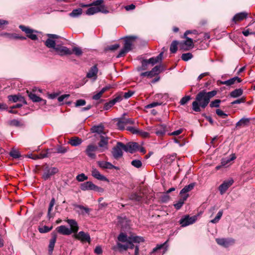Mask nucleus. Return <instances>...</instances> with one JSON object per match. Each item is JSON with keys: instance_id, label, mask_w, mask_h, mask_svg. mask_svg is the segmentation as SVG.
I'll list each match as a JSON object with an SVG mask.
<instances>
[{"instance_id": "nucleus-34", "label": "nucleus", "mask_w": 255, "mask_h": 255, "mask_svg": "<svg viewBox=\"0 0 255 255\" xmlns=\"http://www.w3.org/2000/svg\"><path fill=\"white\" fill-rule=\"evenodd\" d=\"M129 198L130 200L134 201L140 202L142 199V196L140 194L133 193L129 195Z\"/></svg>"}, {"instance_id": "nucleus-20", "label": "nucleus", "mask_w": 255, "mask_h": 255, "mask_svg": "<svg viewBox=\"0 0 255 255\" xmlns=\"http://www.w3.org/2000/svg\"><path fill=\"white\" fill-rule=\"evenodd\" d=\"M125 243V244H122L120 243H117V246L113 248L114 250L118 249L120 251H126L128 249H132L134 248V245L133 244V243Z\"/></svg>"}, {"instance_id": "nucleus-49", "label": "nucleus", "mask_w": 255, "mask_h": 255, "mask_svg": "<svg viewBox=\"0 0 255 255\" xmlns=\"http://www.w3.org/2000/svg\"><path fill=\"white\" fill-rule=\"evenodd\" d=\"M52 229V227H49L48 226H44L42 227L39 228V231L41 233H46L51 231Z\"/></svg>"}, {"instance_id": "nucleus-14", "label": "nucleus", "mask_w": 255, "mask_h": 255, "mask_svg": "<svg viewBox=\"0 0 255 255\" xmlns=\"http://www.w3.org/2000/svg\"><path fill=\"white\" fill-rule=\"evenodd\" d=\"M54 49L57 54L61 56L71 55L72 54V51H71L68 48L59 45H56Z\"/></svg>"}, {"instance_id": "nucleus-22", "label": "nucleus", "mask_w": 255, "mask_h": 255, "mask_svg": "<svg viewBox=\"0 0 255 255\" xmlns=\"http://www.w3.org/2000/svg\"><path fill=\"white\" fill-rule=\"evenodd\" d=\"M97 164L99 166L103 169H119L118 167H116L113 165L111 163L104 161H99L97 162Z\"/></svg>"}, {"instance_id": "nucleus-17", "label": "nucleus", "mask_w": 255, "mask_h": 255, "mask_svg": "<svg viewBox=\"0 0 255 255\" xmlns=\"http://www.w3.org/2000/svg\"><path fill=\"white\" fill-rule=\"evenodd\" d=\"M217 244L224 247H228L234 244L235 241L233 239L218 238L216 239Z\"/></svg>"}, {"instance_id": "nucleus-58", "label": "nucleus", "mask_w": 255, "mask_h": 255, "mask_svg": "<svg viewBox=\"0 0 255 255\" xmlns=\"http://www.w3.org/2000/svg\"><path fill=\"white\" fill-rule=\"evenodd\" d=\"M86 104V101L83 99L78 100L75 103V107L84 106Z\"/></svg>"}, {"instance_id": "nucleus-59", "label": "nucleus", "mask_w": 255, "mask_h": 255, "mask_svg": "<svg viewBox=\"0 0 255 255\" xmlns=\"http://www.w3.org/2000/svg\"><path fill=\"white\" fill-rule=\"evenodd\" d=\"M122 120L126 126L128 124L133 125L134 124V121L132 119H123Z\"/></svg>"}, {"instance_id": "nucleus-45", "label": "nucleus", "mask_w": 255, "mask_h": 255, "mask_svg": "<svg viewBox=\"0 0 255 255\" xmlns=\"http://www.w3.org/2000/svg\"><path fill=\"white\" fill-rule=\"evenodd\" d=\"M28 96L33 102H39V100H41V98L31 92L28 94Z\"/></svg>"}, {"instance_id": "nucleus-19", "label": "nucleus", "mask_w": 255, "mask_h": 255, "mask_svg": "<svg viewBox=\"0 0 255 255\" xmlns=\"http://www.w3.org/2000/svg\"><path fill=\"white\" fill-rule=\"evenodd\" d=\"M185 38L186 40L180 43V47L184 50H188L193 47L194 42L192 39L187 37Z\"/></svg>"}, {"instance_id": "nucleus-61", "label": "nucleus", "mask_w": 255, "mask_h": 255, "mask_svg": "<svg viewBox=\"0 0 255 255\" xmlns=\"http://www.w3.org/2000/svg\"><path fill=\"white\" fill-rule=\"evenodd\" d=\"M137 134H138L141 136L145 138L149 136V133L148 132L143 130H138Z\"/></svg>"}, {"instance_id": "nucleus-43", "label": "nucleus", "mask_w": 255, "mask_h": 255, "mask_svg": "<svg viewBox=\"0 0 255 255\" xmlns=\"http://www.w3.org/2000/svg\"><path fill=\"white\" fill-rule=\"evenodd\" d=\"M97 7L92 6L87 9L86 11V14L87 15H93L96 13H98Z\"/></svg>"}, {"instance_id": "nucleus-9", "label": "nucleus", "mask_w": 255, "mask_h": 255, "mask_svg": "<svg viewBox=\"0 0 255 255\" xmlns=\"http://www.w3.org/2000/svg\"><path fill=\"white\" fill-rule=\"evenodd\" d=\"M104 135L101 134L100 135V140L98 143V146L100 148V151L101 152H103L108 149L109 138Z\"/></svg>"}, {"instance_id": "nucleus-30", "label": "nucleus", "mask_w": 255, "mask_h": 255, "mask_svg": "<svg viewBox=\"0 0 255 255\" xmlns=\"http://www.w3.org/2000/svg\"><path fill=\"white\" fill-rule=\"evenodd\" d=\"M104 127L102 125H98L93 126L91 128V130L93 133H97L99 134H105V133L104 131Z\"/></svg>"}, {"instance_id": "nucleus-36", "label": "nucleus", "mask_w": 255, "mask_h": 255, "mask_svg": "<svg viewBox=\"0 0 255 255\" xmlns=\"http://www.w3.org/2000/svg\"><path fill=\"white\" fill-rule=\"evenodd\" d=\"M167 241H166L162 244L157 245L156 247L153 249L152 253H155L156 251L162 249L164 250V253H165V252L167 250Z\"/></svg>"}, {"instance_id": "nucleus-3", "label": "nucleus", "mask_w": 255, "mask_h": 255, "mask_svg": "<svg viewBox=\"0 0 255 255\" xmlns=\"http://www.w3.org/2000/svg\"><path fill=\"white\" fill-rule=\"evenodd\" d=\"M119 242L127 243H139L144 242V239L139 236H130L128 237L127 235L123 233L120 234L118 237Z\"/></svg>"}, {"instance_id": "nucleus-33", "label": "nucleus", "mask_w": 255, "mask_h": 255, "mask_svg": "<svg viewBox=\"0 0 255 255\" xmlns=\"http://www.w3.org/2000/svg\"><path fill=\"white\" fill-rule=\"evenodd\" d=\"M236 156L235 154L231 155V157H227L222 159V166H226L230 164V162L235 159Z\"/></svg>"}, {"instance_id": "nucleus-35", "label": "nucleus", "mask_w": 255, "mask_h": 255, "mask_svg": "<svg viewBox=\"0 0 255 255\" xmlns=\"http://www.w3.org/2000/svg\"><path fill=\"white\" fill-rule=\"evenodd\" d=\"M243 93L241 89H237L230 93V96L233 98H237L241 96Z\"/></svg>"}, {"instance_id": "nucleus-41", "label": "nucleus", "mask_w": 255, "mask_h": 255, "mask_svg": "<svg viewBox=\"0 0 255 255\" xmlns=\"http://www.w3.org/2000/svg\"><path fill=\"white\" fill-rule=\"evenodd\" d=\"M10 156L14 158H18L20 157V152L15 148H12L9 152Z\"/></svg>"}, {"instance_id": "nucleus-62", "label": "nucleus", "mask_w": 255, "mask_h": 255, "mask_svg": "<svg viewBox=\"0 0 255 255\" xmlns=\"http://www.w3.org/2000/svg\"><path fill=\"white\" fill-rule=\"evenodd\" d=\"M103 94L104 93L102 92V90H101L93 96V99L95 100H98L101 98Z\"/></svg>"}, {"instance_id": "nucleus-2", "label": "nucleus", "mask_w": 255, "mask_h": 255, "mask_svg": "<svg viewBox=\"0 0 255 255\" xmlns=\"http://www.w3.org/2000/svg\"><path fill=\"white\" fill-rule=\"evenodd\" d=\"M135 36H128L124 38V45L122 49H121L117 56V57H123L125 54L131 50L133 42L136 39Z\"/></svg>"}, {"instance_id": "nucleus-46", "label": "nucleus", "mask_w": 255, "mask_h": 255, "mask_svg": "<svg viewBox=\"0 0 255 255\" xmlns=\"http://www.w3.org/2000/svg\"><path fill=\"white\" fill-rule=\"evenodd\" d=\"M131 164L134 167L139 168L141 167L142 162L140 160L135 159L131 161Z\"/></svg>"}, {"instance_id": "nucleus-11", "label": "nucleus", "mask_w": 255, "mask_h": 255, "mask_svg": "<svg viewBox=\"0 0 255 255\" xmlns=\"http://www.w3.org/2000/svg\"><path fill=\"white\" fill-rule=\"evenodd\" d=\"M58 172V169L56 167H46L44 170L42 177L45 180H46Z\"/></svg>"}, {"instance_id": "nucleus-50", "label": "nucleus", "mask_w": 255, "mask_h": 255, "mask_svg": "<svg viewBox=\"0 0 255 255\" xmlns=\"http://www.w3.org/2000/svg\"><path fill=\"white\" fill-rule=\"evenodd\" d=\"M221 103V100L219 99H216L211 102L210 104V106L211 108H218L220 106V103Z\"/></svg>"}, {"instance_id": "nucleus-57", "label": "nucleus", "mask_w": 255, "mask_h": 255, "mask_svg": "<svg viewBox=\"0 0 255 255\" xmlns=\"http://www.w3.org/2000/svg\"><path fill=\"white\" fill-rule=\"evenodd\" d=\"M134 92L129 91L128 92H122L123 97L125 99H128L133 95Z\"/></svg>"}, {"instance_id": "nucleus-31", "label": "nucleus", "mask_w": 255, "mask_h": 255, "mask_svg": "<svg viewBox=\"0 0 255 255\" xmlns=\"http://www.w3.org/2000/svg\"><path fill=\"white\" fill-rule=\"evenodd\" d=\"M181 198L178 200L177 203H175L174 206L177 210H179L183 205L184 202L187 200L189 197L188 194H185L181 196Z\"/></svg>"}, {"instance_id": "nucleus-28", "label": "nucleus", "mask_w": 255, "mask_h": 255, "mask_svg": "<svg viewBox=\"0 0 255 255\" xmlns=\"http://www.w3.org/2000/svg\"><path fill=\"white\" fill-rule=\"evenodd\" d=\"M75 207L78 210L77 211V212L79 214L84 215L85 214H89V212L91 211V209L87 207H84L82 205H74Z\"/></svg>"}, {"instance_id": "nucleus-10", "label": "nucleus", "mask_w": 255, "mask_h": 255, "mask_svg": "<svg viewBox=\"0 0 255 255\" xmlns=\"http://www.w3.org/2000/svg\"><path fill=\"white\" fill-rule=\"evenodd\" d=\"M19 27L22 31H24L26 34L27 37L33 40H35L37 39V35L34 33V32H36V31H34L32 29L22 25H19Z\"/></svg>"}, {"instance_id": "nucleus-24", "label": "nucleus", "mask_w": 255, "mask_h": 255, "mask_svg": "<svg viewBox=\"0 0 255 255\" xmlns=\"http://www.w3.org/2000/svg\"><path fill=\"white\" fill-rule=\"evenodd\" d=\"M67 223L70 226V230H71V233L76 234L79 230V226L77 222L74 219H68L66 220Z\"/></svg>"}, {"instance_id": "nucleus-64", "label": "nucleus", "mask_w": 255, "mask_h": 255, "mask_svg": "<svg viewBox=\"0 0 255 255\" xmlns=\"http://www.w3.org/2000/svg\"><path fill=\"white\" fill-rule=\"evenodd\" d=\"M160 66H156L154 68H152V69L151 70L153 74L155 75L158 74L160 72Z\"/></svg>"}, {"instance_id": "nucleus-55", "label": "nucleus", "mask_w": 255, "mask_h": 255, "mask_svg": "<svg viewBox=\"0 0 255 255\" xmlns=\"http://www.w3.org/2000/svg\"><path fill=\"white\" fill-rule=\"evenodd\" d=\"M114 105H115L114 104L112 100H110L109 102H107L105 104L104 106V109L105 110H108L111 108H112Z\"/></svg>"}, {"instance_id": "nucleus-21", "label": "nucleus", "mask_w": 255, "mask_h": 255, "mask_svg": "<svg viewBox=\"0 0 255 255\" xmlns=\"http://www.w3.org/2000/svg\"><path fill=\"white\" fill-rule=\"evenodd\" d=\"M92 175L96 179L100 180L109 182L108 179L103 175L101 174L100 172L96 168H92Z\"/></svg>"}, {"instance_id": "nucleus-16", "label": "nucleus", "mask_w": 255, "mask_h": 255, "mask_svg": "<svg viewBox=\"0 0 255 255\" xmlns=\"http://www.w3.org/2000/svg\"><path fill=\"white\" fill-rule=\"evenodd\" d=\"M166 131V127L163 125H159L154 127L152 129L151 132L155 133L157 136L163 135Z\"/></svg>"}, {"instance_id": "nucleus-5", "label": "nucleus", "mask_w": 255, "mask_h": 255, "mask_svg": "<svg viewBox=\"0 0 255 255\" xmlns=\"http://www.w3.org/2000/svg\"><path fill=\"white\" fill-rule=\"evenodd\" d=\"M125 144L121 142H118L116 145L113 148L112 153L114 158L118 159L123 155Z\"/></svg>"}, {"instance_id": "nucleus-29", "label": "nucleus", "mask_w": 255, "mask_h": 255, "mask_svg": "<svg viewBox=\"0 0 255 255\" xmlns=\"http://www.w3.org/2000/svg\"><path fill=\"white\" fill-rule=\"evenodd\" d=\"M248 13L246 12H242L236 14L233 18V21L235 22L243 20L248 16Z\"/></svg>"}, {"instance_id": "nucleus-44", "label": "nucleus", "mask_w": 255, "mask_h": 255, "mask_svg": "<svg viewBox=\"0 0 255 255\" xmlns=\"http://www.w3.org/2000/svg\"><path fill=\"white\" fill-rule=\"evenodd\" d=\"M223 212L222 210L219 211L216 217L213 220H211L210 222L213 224H215L218 222L220 219L221 218L223 215Z\"/></svg>"}, {"instance_id": "nucleus-18", "label": "nucleus", "mask_w": 255, "mask_h": 255, "mask_svg": "<svg viewBox=\"0 0 255 255\" xmlns=\"http://www.w3.org/2000/svg\"><path fill=\"white\" fill-rule=\"evenodd\" d=\"M80 188L83 191L97 190L99 187L91 181L84 182L81 184Z\"/></svg>"}, {"instance_id": "nucleus-51", "label": "nucleus", "mask_w": 255, "mask_h": 255, "mask_svg": "<svg viewBox=\"0 0 255 255\" xmlns=\"http://www.w3.org/2000/svg\"><path fill=\"white\" fill-rule=\"evenodd\" d=\"M140 75L142 77H147L148 78H152L154 76L151 71L141 73Z\"/></svg>"}, {"instance_id": "nucleus-63", "label": "nucleus", "mask_w": 255, "mask_h": 255, "mask_svg": "<svg viewBox=\"0 0 255 255\" xmlns=\"http://www.w3.org/2000/svg\"><path fill=\"white\" fill-rule=\"evenodd\" d=\"M117 126L120 129L123 130L125 129L126 125L124 124V122H123L122 120H120L118 121Z\"/></svg>"}, {"instance_id": "nucleus-56", "label": "nucleus", "mask_w": 255, "mask_h": 255, "mask_svg": "<svg viewBox=\"0 0 255 255\" xmlns=\"http://www.w3.org/2000/svg\"><path fill=\"white\" fill-rule=\"evenodd\" d=\"M190 100V96H185L181 99V100L180 101V104L181 105H184L186 103H187Z\"/></svg>"}, {"instance_id": "nucleus-26", "label": "nucleus", "mask_w": 255, "mask_h": 255, "mask_svg": "<svg viewBox=\"0 0 255 255\" xmlns=\"http://www.w3.org/2000/svg\"><path fill=\"white\" fill-rule=\"evenodd\" d=\"M58 233L63 235H70L71 233V230L65 226L61 225L56 228Z\"/></svg>"}, {"instance_id": "nucleus-47", "label": "nucleus", "mask_w": 255, "mask_h": 255, "mask_svg": "<svg viewBox=\"0 0 255 255\" xmlns=\"http://www.w3.org/2000/svg\"><path fill=\"white\" fill-rule=\"evenodd\" d=\"M193 55L191 53H183L181 56V59L185 61L191 59Z\"/></svg>"}, {"instance_id": "nucleus-25", "label": "nucleus", "mask_w": 255, "mask_h": 255, "mask_svg": "<svg viewBox=\"0 0 255 255\" xmlns=\"http://www.w3.org/2000/svg\"><path fill=\"white\" fill-rule=\"evenodd\" d=\"M57 235L56 233H53L52 234V238L50 240L49 244L48 246V252L50 255L52 254L54 250V246L56 241Z\"/></svg>"}, {"instance_id": "nucleus-42", "label": "nucleus", "mask_w": 255, "mask_h": 255, "mask_svg": "<svg viewBox=\"0 0 255 255\" xmlns=\"http://www.w3.org/2000/svg\"><path fill=\"white\" fill-rule=\"evenodd\" d=\"M178 44V42L176 40L173 41L170 45V50L171 53H175L176 52L177 50V45Z\"/></svg>"}, {"instance_id": "nucleus-53", "label": "nucleus", "mask_w": 255, "mask_h": 255, "mask_svg": "<svg viewBox=\"0 0 255 255\" xmlns=\"http://www.w3.org/2000/svg\"><path fill=\"white\" fill-rule=\"evenodd\" d=\"M87 179L88 177L86 176L84 173H81L76 176V179L79 182L87 180Z\"/></svg>"}, {"instance_id": "nucleus-13", "label": "nucleus", "mask_w": 255, "mask_h": 255, "mask_svg": "<svg viewBox=\"0 0 255 255\" xmlns=\"http://www.w3.org/2000/svg\"><path fill=\"white\" fill-rule=\"evenodd\" d=\"M234 183L233 179H230L228 180H225L223 183L221 184L219 187V190L221 195L224 194L228 189Z\"/></svg>"}, {"instance_id": "nucleus-54", "label": "nucleus", "mask_w": 255, "mask_h": 255, "mask_svg": "<svg viewBox=\"0 0 255 255\" xmlns=\"http://www.w3.org/2000/svg\"><path fill=\"white\" fill-rule=\"evenodd\" d=\"M19 95H10L8 97V100L13 102H16L18 101Z\"/></svg>"}, {"instance_id": "nucleus-40", "label": "nucleus", "mask_w": 255, "mask_h": 255, "mask_svg": "<svg viewBox=\"0 0 255 255\" xmlns=\"http://www.w3.org/2000/svg\"><path fill=\"white\" fill-rule=\"evenodd\" d=\"M82 143V140L78 137L71 138L69 141V143L72 146H77Z\"/></svg>"}, {"instance_id": "nucleus-37", "label": "nucleus", "mask_w": 255, "mask_h": 255, "mask_svg": "<svg viewBox=\"0 0 255 255\" xmlns=\"http://www.w3.org/2000/svg\"><path fill=\"white\" fill-rule=\"evenodd\" d=\"M123 99L122 92L119 93L114 95V98L111 100L114 105L120 102Z\"/></svg>"}, {"instance_id": "nucleus-1", "label": "nucleus", "mask_w": 255, "mask_h": 255, "mask_svg": "<svg viewBox=\"0 0 255 255\" xmlns=\"http://www.w3.org/2000/svg\"><path fill=\"white\" fill-rule=\"evenodd\" d=\"M217 93V91L213 90L206 92L205 90L199 92L196 96L195 100L192 103V109L196 112H200L201 109H205L209 104L210 99Z\"/></svg>"}, {"instance_id": "nucleus-4", "label": "nucleus", "mask_w": 255, "mask_h": 255, "mask_svg": "<svg viewBox=\"0 0 255 255\" xmlns=\"http://www.w3.org/2000/svg\"><path fill=\"white\" fill-rule=\"evenodd\" d=\"M163 52H161L158 56L156 57H153L149 59H143L141 61V69L143 70H145L147 69V65L148 64H151V65H153L156 63L161 61L162 57H163Z\"/></svg>"}, {"instance_id": "nucleus-39", "label": "nucleus", "mask_w": 255, "mask_h": 255, "mask_svg": "<svg viewBox=\"0 0 255 255\" xmlns=\"http://www.w3.org/2000/svg\"><path fill=\"white\" fill-rule=\"evenodd\" d=\"M249 119L247 118H242L236 124V127H243L247 125L249 123Z\"/></svg>"}, {"instance_id": "nucleus-8", "label": "nucleus", "mask_w": 255, "mask_h": 255, "mask_svg": "<svg viewBox=\"0 0 255 255\" xmlns=\"http://www.w3.org/2000/svg\"><path fill=\"white\" fill-rule=\"evenodd\" d=\"M197 219V216L190 217L189 215H187L181 218L179 221V223L182 227H186L194 223Z\"/></svg>"}, {"instance_id": "nucleus-7", "label": "nucleus", "mask_w": 255, "mask_h": 255, "mask_svg": "<svg viewBox=\"0 0 255 255\" xmlns=\"http://www.w3.org/2000/svg\"><path fill=\"white\" fill-rule=\"evenodd\" d=\"M98 149V146L96 145L90 144L87 146L85 153L90 158L95 159L96 158V152Z\"/></svg>"}, {"instance_id": "nucleus-15", "label": "nucleus", "mask_w": 255, "mask_h": 255, "mask_svg": "<svg viewBox=\"0 0 255 255\" xmlns=\"http://www.w3.org/2000/svg\"><path fill=\"white\" fill-rule=\"evenodd\" d=\"M139 145L137 143L134 142H130L125 144L124 151L133 153L137 151Z\"/></svg>"}, {"instance_id": "nucleus-27", "label": "nucleus", "mask_w": 255, "mask_h": 255, "mask_svg": "<svg viewBox=\"0 0 255 255\" xmlns=\"http://www.w3.org/2000/svg\"><path fill=\"white\" fill-rule=\"evenodd\" d=\"M242 81V79L238 77H235L229 80L221 81L220 83L222 85H225L227 86H231L234 84L236 82L238 83H240Z\"/></svg>"}, {"instance_id": "nucleus-23", "label": "nucleus", "mask_w": 255, "mask_h": 255, "mask_svg": "<svg viewBox=\"0 0 255 255\" xmlns=\"http://www.w3.org/2000/svg\"><path fill=\"white\" fill-rule=\"evenodd\" d=\"M98 69L96 65L92 66L87 74V77L93 78L94 80L97 79Z\"/></svg>"}, {"instance_id": "nucleus-60", "label": "nucleus", "mask_w": 255, "mask_h": 255, "mask_svg": "<svg viewBox=\"0 0 255 255\" xmlns=\"http://www.w3.org/2000/svg\"><path fill=\"white\" fill-rule=\"evenodd\" d=\"M216 113L217 115L219 116L222 117L224 118H225L228 116V115L225 114L223 111H222L220 109H217L216 111Z\"/></svg>"}, {"instance_id": "nucleus-38", "label": "nucleus", "mask_w": 255, "mask_h": 255, "mask_svg": "<svg viewBox=\"0 0 255 255\" xmlns=\"http://www.w3.org/2000/svg\"><path fill=\"white\" fill-rule=\"evenodd\" d=\"M82 13V9L81 8L75 9L69 14L71 17H76L80 16Z\"/></svg>"}, {"instance_id": "nucleus-32", "label": "nucleus", "mask_w": 255, "mask_h": 255, "mask_svg": "<svg viewBox=\"0 0 255 255\" xmlns=\"http://www.w3.org/2000/svg\"><path fill=\"white\" fill-rule=\"evenodd\" d=\"M195 183H191L188 185L185 186L180 192V194L182 196L186 194V193L191 191L195 186Z\"/></svg>"}, {"instance_id": "nucleus-6", "label": "nucleus", "mask_w": 255, "mask_h": 255, "mask_svg": "<svg viewBox=\"0 0 255 255\" xmlns=\"http://www.w3.org/2000/svg\"><path fill=\"white\" fill-rule=\"evenodd\" d=\"M73 237L82 243L88 242V243H90L91 241L89 234L83 231H80L79 233L74 234Z\"/></svg>"}, {"instance_id": "nucleus-12", "label": "nucleus", "mask_w": 255, "mask_h": 255, "mask_svg": "<svg viewBox=\"0 0 255 255\" xmlns=\"http://www.w3.org/2000/svg\"><path fill=\"white\" fill-rule=\"evenodd\" d=\"M48 38L45 41V45L48 48L54 49L56 45V42L54 39H57L59 36L56 34H48Z\"/></svg>"}, {"instance_id": "nucleus-52", "label": "nucleus", "mask_w": 255, "mask_h": 255, "mask_svg": "<svg viewBox=\"0 0 255 255\" xmlns=\"http://www.w3.org/2000/svg\"><path fill=\"white\" fill-rule=\"evenodd\" d=\"M98 12H101L104 13H107L109 11L107 9L106 6L104 5H101L99 6H97Z\"/></svg>"}, {"instance_id": "nucleus-48", "label": "nucleus", "mask_w": 255, "mask_h": 255, "mask_svg": "<svg viewBox=\"0 0 255 255\" xmlns=\"http://www.w3.org/2000/svg\"><path fill=\"white\" fill-rule=\"evenodd\" d=\"M72 53H74L77 56H80L82 54V49L78 47H74L72 49Z\"/></svg>"}]
</instances>
